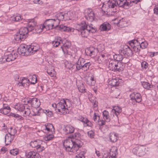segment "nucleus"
<instances>
[{
    "label": "nucleus",
    "instance_id": "35",
    "mask_svg": "<svg viewBox=\"0 0 158 158\" xmlns=\"http://www.w3.org/2000/svg\"><path fill=\"white\" fill-rule=\"evenodd\" d=\"M118 24L121 27H124L127 26V22L125 20V19L122 18L119 20V22H118Z\"/></svg>",
    "mask_w": 158,
    "mask_h": 158
},
{
    "label": "nucleus",
    "instance_id": "5",
    "mask_svg": "<svg viewBox=\"0 0 158 158\" xmlns=\"http://www.w3.org/2000/svg\"><path fill=\"white\" fill-rule=\"evenodd\" d=\"M84 59L80 58L77 61V65L76 66V71H78L81 69L85 71H87L91 65L90 62L85 63Z\"/></svg>",
    "mask_w": 158,
    "mask_h": 158
},
{
    "label": "nucleus",
    "instance_id": "57",
    "mask_svg": "<svg viewBox=\"0 0 158 158\" xmlns=\"http://www.w3.org/2000/svg\"><path fill=\"white\" fill-rule=\"evenodd\" d=\"M59 27L60 29H61L62 31H66L67 30L66 29V28L69 29V27H67L64 25H60V26Z\"/></svg>",
    "mask_w": 158,
    "mask_h": 158
},
{
    "label": "nucleus",
    "instance_id": "22",
    "mask_svg": "<svg viewBox=\"0 0 158 158\" xmlns=\"http://www.w3.org/2000/svg\"><path fill=\"white\" fill-rule=\"evenodd\" d=\"M26 158H41L39 154L34 152H30L27 154Z\"/></svg>",
    "mask_w": 158,
    "mask_h": 158
},
{
    "label": "nucleus",
    "instance_id": "3",
    "mask_svg": "<svg viewBox=\"0 0 158 158\" xmlns=\"http://www.w3.org/2000/svg\"><path fill=\"white\" fill-rule=\"evenodd\" d=\"M70 106V105H68L65 100H61L57 104V110L59 112L65 115L69 113L68 108H69Z\"/></svg>",
    "mask_w": 158,
    "mask_h": 158
},
{
    "label": "nucleus",
    "instance_id": "40",
    "mask_svg": "<svg viewBox=\"0 0 158 158\" xmlns=\"http://www.w3.org/2000/svg\"><path fill=\"white\" fill-rule=\"evenodd\" d=\"M122 54L120 53V54L118 55H116L115 56H114V58L116 60V61L117 62H119L120 61H122L123 59V57Z\"/></svg>",
    "mask_w": 158,
    "mask_h": 158
},
{
    "label": "nucleus",
    "instance_id": "10",
    "mask_svg": "<svg viewBox=\"0 0 158 158\" xmlns=\"http://www.w3.org/2000/svg\"><path fill=\"white\" fill-rule=\"evenodd\" d=\"M85 18L88 20L92 22L95 18L94 12L91 9H88L86 10L85 14Z\"/></svg>",
    "mask_w": 158,
    "mask_h": 158
},
{
    "label": "nucleus",
    "instance_id": "26",
    "mask_svg": "<svg viewBox=\"0 0 158 158\" xmlns=\"http://www.w3.org/2000/svg\"><path fill=\"white\" fill-rule=\"evenodd\" d=\"M86 82L90 86L94 85L96 82L94 77H89L86 78Z\"/></svg>",
    "mask_w": 158,
    "mask_h": 158
},
{
    "label": "nucleus",
    "instance_id": "8",
    "mask_svg": "<svg viewBox=\"0 0 158 158\" xmlns=\"http://www.w3.org/2000/svg\"><path fill=\"white\" fill-rule=\"evenodd\" d=\"M134 154L139 156H144L147 151V148L143 146L137 147L133 148L132 150Z\"/></svg>",
    "mask_w": 158,
    "mask_h": 158
},
{
    "label": "nucleus",
    "instance_id": "31",
    "mask_svg": "<svg viewBox=\"0 0 158 158\" xmlns=\"http://www.w3.org/2000/svg\"><path fill=\"white\" fill-rule=\"evenodd\" d=\"M29 81V80L27 78L23 77L22 80H20V81H19L18 85L19 86H25V84Z\"/></svg>",
    "mask_w": 158,
    "mask_h": 158
},
{
    "label": "nucleus",
    "instance_id": "42",
    "mask_svg": "<svg viewBox=\"0 0 158 158\" xmlns=\"http://www.w3.org/2000/svg\"><path fill=\"white\" fill-rule=\"evenodd\" d=\"M77 65V62L76 63V64H73L71 63H69L68 65H67V67L70 69L71 70H73V69H75V70H76V66Z\"/></svg>",
    "mask_w": 158,
    "mask_h": 158
},
{
    "label": "nucleus",
    "instance_id": "55",
    "mask_svg": "<svg viewBox=\"0 0 158 158\" xmlns=\"http://www.w3.org/2000/svg\"><path fill=\"white\" fill-rule=\"evenodd\" d=\"M10 110H7L6 109H1L0 110V112L1 113L4 114H8Z\"/></svg>",
    "mask_w": 158,
    "mask_h": 158
},
{
    "label": "nucleus",
    "instance_id": "37",
    "mask_svg": "<svg viewBox=\"0 0 158 158\" xmlns=\"http://www.w3.org/2000/svg\"><path fill=\"white\" fill-rule=\"evenodd\" d=\"M10 18L11 20L15 22L20 21V20L22 19L21 15H14L11 17Z\"/></svg>",
    "mask_w": 158,
    "mask_h": 158
},
{
    "label": "nucleus",
    "instance_id": "54",
    "mask_svg": "<svg viewBox=\"0 0 158 158\" xmlns=\"http://www.w3.org/2000/svg\"><path fill=\"white\" fill-rule=\"evenodd\" d=\"M32 81L31 84H35L36 83L37 80V78L36 75H33L31 77Z\"/></svg>",
    "mask_w": 158,
    "mask_h": 158
},
{
    "label": "nucleus",
    "instance_id": "21",
    "mask_svg": "<svg viewBox=\"0 0 158 158\" xmlns=\"http://www.w3.org/2000/svg\"><path fill=\"white\" fill-rule=\"evenodd\" d=\"M63 44V42L61 38L57 37L55 38L54 41L52 42V45L55 47H57L59 44Z\"/></svg>",
    "mask_w": 158,
    "mask_h": 158
},
{
    "label": "nucleus",
    "instance_id": "27",
    "mask_svg": "<svg viewBox=\"0 0 158 158\" xmlns=\"http://www.w3.org/2000/svg\"><path fill=\"white\" fill-rule=\"evenodd\" d=\"M74 127L71 125H67L65 126L64 129V131L67 134H70L73 132L74 131Z\"/></svg>",
    "mask_w": 158,
    "mask_h": 158
},
{
    "label": "nucleus",
    "instance_id": "20",
    "mask_svg": "<svg viewBox=\"0 0 158 158\" xmlns=\"http://www.w3.org/2000/svg\"><path fill=\"white\" fill-rule=\"evenodd\" d=\"M100 29L101 31H108L110 29V25L108 22H104L101 25Z\"/></svg>",
    "mask_w": 158,
    "mask_h": 158
},
{
    "label": "nucleus",
    "instance_id": "49",
    "mask_svg": "<svg viewBox=\"0 0 158 158\" xmlns=\"http://www.w3.org/2000/svg\"><path fill=\"white\" fill-rule=\"evenodd\" d=\"M38 152H41L44 150L45 149L44 147L43 146V143L41 145H39L36 148Z\"/></svg>",
    "mask_w": 158,
    "mask_h": 158
},
{
    "label": "nucleus",
    "instance_id": "11",
    "mask_svg": "<svg viewBox=\"0 0 158 158\" xmlns=\"http://www.w3.org/2000/svg\"><path fill=\"white\" fill-rule=\"evenodd\" d=\"M119 52L121 54L127 56H131L133 54L132 50L127 45H125L123 48V49L120 50Z\"/></svg>",
    "mask_w": 158,
    "mask_h": 158
},
{
    "label": "nucleus",
    "instance_id": "38",
    "mask_svg": "<svg viewBox=\"0 0 158 158\" xmlns=\"http://www.w3.org/2000/svg\"><path fill=\"white\" fill-rule=\"evenodd\" d=\"M141 83L143 88L147 89H149L152 87V85L148 82L143 81L141 82Z\"/></svg>",
    "mask_w": 158,
    "mask_h": 158
},
{
    "label": "nucleus",
    "instance_id": "53",
    "mask_svg": "<svg viewBox=\"0 0 158 158\" xmlns=\"http://www.w3.org/2000/svg\"><path fill=\"white\" fill-rule=\"evenodd\" d=\"M148 44L146 42H142L140 43V46L142 49H144L147 47Z\"/></svg>",
    "mask_w": 158,
    "mask_h": 158
},
{
    "label": "nucleus",
    "instance_id": "56",
    "mask_svg": "<svg viewBox=\"0 0 158 158\" xmlns=\"http://www.w3.org/2000/svg\"><path fill=\"white\" fill-rule=\"evenodd\" d=\"M87 135L88 136L91 138H94V133L92 131H90L87 132Z\"/></svg>",
    "mask_w": 158,
    "mask_h": 158
},
{
    "label": "nucleus",
    "instance_id": "15",
    "mask_svg": "<svg viewBox=\"0 0 158 158\" xmlns=\"http://www.w3.org/2000/svg\"><path fill=\"white\" fill-rule=\"evenodd\" d=\"M130 96L131 100H134L137 102L139 103L141 101L142 97L139 93L133 92L130 94Z\"/></svg>",
    "mask_w": 158,
    "mask_h": 158
},
{
    "label": "nucleus",
    "instance_id": "64",
    "mask_svg": "<svg viewBox=\"0 0 158 158\" xmlns=\"http://www.w3.org/2000/svg\"><path fill=\"white\" fill-rule=\"evenodd\" d=\"M154 13L158 15V7H156L154 9Z\"/></svg>",
    "mask_w": 158,
    "mask_h": 158
},
{
    "label": "nucleus",
    "instance_id": "9",
    "mask_svg": "<svg viewBox=\"0 0 158 158\" xmlns=\"http://www.w3.org/2000/svg\"><path fill=\"white\" fill-rule=\"evenodd\" d=\"M56 22L55 19H49L46 20L44 23L43 28H46V29L48 30L52 29L54 26L55 27L57 26V24L54 26Z\"/></svg>",
    "mask_w": 158,
    "mask_h": 158
},
{
    "label": "nucleus",
    "instance_id": "25",
    "mask_svg": "<svg viewBox=\"0 0 158 158\" xmlns=\"http://www.w3.org/2000/svg\"><path fill=\"white\" fill-rule=\"evenodd\" d=\"M124 68V67L121 62H117L114 71H118L120 72L123 70Z\"/></svg>",
    "mask_w": 158,
    "mask_h": 158
},
{
    "label": "nucleus",
    "instance_id": "18",
    "mask_svg": "<svg viewBox=\"0 0 158 158\" xmlns=\"http://www.w3.org/2000/svg\"><path fill=\"white\" fill-rule=\"evenodd\" d=\"M40 105V101L38 99L36 98H31V105L32 107L35 108H37L39 107Z\"/></svg>",
    "mask_w": 158,
    "mask_h": 158
},
{
    "label": "nucleus",
    "instance_id": "46",
    "mask_svg": "<svg viewBox=\"0 0 158 158\" xmlns=\"http://www.w3.org/2000/svg\"><path fill=\"white\" fill-rule=\"evenodd\" d=\"M10 131H8V134L12 136H14L17 133V130L15 129H13L12 127L10 128Z\"/></svg>",
    "mask_w": 158,
    "mask_h": 158
},
{
    "label": "nucleus",
    "instance_id": "2",
    "mask_svg": "<svg viewBox=\"0 0 158 158\" xmlns=\"http://www.w3.org/2000/svg\"><path fill=\"white\" fill-rule=\"evenodd\" d=\"M119 3L118 2L114 1L113 2H109L108 3V10L109 11H111V15H114V13L117 11L118 5L120 7H123L125 8L126 6H131L127 2V0H118Z\"/></svg>",
    "mask_w": 158,
    "mask_h": 158
},
{
    "label": "nucleus",
    "instance_id": "19",
    "mask_svg": "<svg viewBox=\"0 0 158 158\" xmlns=\"http://www.w3.org/2000/svg\"><path fill=\"white\" fill-rule=\"evenodd\" d=\"M26 45H21L18 49V52L19 55L26 56L27 48Z\"/></svg>",
    "mask_w": 158,
    "mask_h": 158
},
{
    "label": "nucleus",
    "instance_id": "41",
    "mask_svg": "<svg viewBox=\"0 0 158 158\" xmlns=\"http://www.w3.org/2000/svg\"><path fill=\"white\" fill-rule=\"evenodd\" d=\"M72 14L70 11H69L66 13H64V20H69L71 19V14Z\"/></svg>",
    "mask_w": 158,
    "mask_h": 158
},
{
    "label": "nucleus",
    "instance_id": "1",
    "mask_svg": "<svg viewBox=\"0 0 158 158\" xmlns=\"http://www.w3.org/2000/svg\"><path fill=\"white\" fill-rule=\"evenodd\" d=\"M82 144V142L77 139L75 141L72 139H67L65 140L63 143L64 146L67 151L73 152H77Z\"/></svg>",
    "mask_w": 158,
    "mask_h": 158
},
{
    "label": "nucleus",
    "instance_id": "62",
    "mask_svg": "<svg viewBox=\"0 0 158 158\" xmlns=\"http://www.w3.org/2000/svg\"><path fill=\"white\" fill-rule=\"evenodd\" d=\"M122 62H121L122 63V64H125L126 63H127L128 62V59L127 58H126L123 57V59L122 60V61H121Z\"/></svg>",
    "mask_w": 158,
    "mask_h": 158
},
{
    "label": "nucleus",
    "instance_id": "59",
    "mask_svg": "<svg viewBox=\"0 0 158 158\" xmlns=\"http://www.w3.org/2000/svg\"><path fill=\"white\" fill-rule=\"evenodd\" d=\"M61 48H62V51L64 54L67 55H69L68 50L66 49V48H63L62 46H61Z\"/></svg>",
    "mask_w": 158,
    "mask_h": 158
},
{
    "label": "nucleus",
    "instance_id": "47",
    "mask_svg": "<svg viewBox=\"0 0 158 158\" xmlns=\"http://www.w3.org/2000/svg\"><path fill=\"white\" fill-rule=\"evenodd\" d=\"M26 47L27 48L26 56H27L30 55L31 54H33L32 52V48H30V46L26 45Z\"/></svg>",
    "mask_w": 158,
    "mask_h": 158
},
{
    "label": "nucleus",
    "instance_id": "58",
    "mask_svg": "<svg viewBox=\"0 0 158 158\" xmlns=\"http://www.w3.org/2000/svg\"><path fill=\"white\" fill-rule=\"evenodd\" d=\"M77 98H76L74 97L73 98V101L72 102L75 105H77L78 104Z\"/></svg>",
    "mask_w": 158,
    "mask_h": 158
},
{
    "label": "nucleus",
    "instance_id": "34",
    "mask_svg": "<svg viewBox=\"0 0 158 158\" xmlns=\"http://www.w3.org/2000/svg\"><path fill=\"white\" fill-rule=\"evenodd\" d=\"M87 28L89 30L90 33H94L97 31L96 27L91 24L89 25L87 24Z\"/></svg>",
    "mask_w": 158,
    "mask_h": 158
},
{
    "label": "nucleus",
    "instance_id": "29",
    "mask_svg": "<svg viewBox=\"0 0 158 158\" xmlns=\"http://www.w3.org/2000/svg\"><path fill=\"white\" fill-rule=\"evenodd\" d=\"M103 118L106 122H110L111 118L109 115V113L106 110H104L103 113Z\"/></svg>",
    "mask_w": 158,
    "mask_h": 158
},
{
    "label": "nucleus",
    "instance_id": "13",
    "mask_svg": "<svg viewBox=\"0 0 158 158\" xmlns=\"http://www.w3.org/2000/svg\"><path fill=\"white\" fill-rule=\"evenodd\" d=\"M17 57V54L12 52L11 53L5 55L4 59H5L6 61L9 62L14 60Z\"/></svg>",
    "mask_w": 158,
    "mask_h": 158
},
{
    "label": "nucleus",
    "instance_id": "16",
    "mask_svg": "<svg viewBox=\"0 0 158 158\" xmlns=\"http://www.w3.org/2000/svg\"><path fill=\"white\" fill-rule=\"evenodd\" d=\"M26 28L27 29L28 32L32 31L37 28V23L33 20H32L31 22L28 23L27 27Z\"/></svg>",
    "mask_w": 158,
    "mask_h": 158
},
{
    "label": "nucleus",
    "instance_id": "14",
    "mask_svg": "<svg viewBox=\"0 0 158 158\" xmlns=\"http://www.w3.org/2000/svg\"><path fill=\"white\" fill-rule=\"evenodd\" d=\"M122 108L118 106H115L114 107L111 112V115H113V116H114V115L116 116V118L117 119H118V116L122 112Z\"/></svg>",
    "mask_w": 158,
    "mask_h": 158
},
{
    "label": "nucleus",
    "instance_id": "60",
    "mask_svg": "<svg viewBox=\"0 0 158 158\" xmlns=\"http://www.w3.org/2000/svg\"><path fill=\"white\" fill-rule=\"evenodd\" d=\"M105 122L103 120L98 121V125L100 126H102L105 124Z\"/></svg>",
    "mask_w": 158,
    "mask_h": 158
},
{
    "label": "nucleus",
    "instance_id": "7",
    "mask_svg": "<svg viewBox=\"0 0 158 158\" xmlns=\"http://www.w3.org/2000/svg\"><path fill=\"white\" fill-rule=\"evenodd\" d=\"M28 33L27 29L26 27H22L19 30V32H17L15 35V39L16 41L25 39Z\"/></svg>",
    "mask_w": 158,
    "mask_h": 158
},
{
    "label": "nucleus",
    "instance_id": "48",
    "mask_svg": "<svg viewBox=\"0 0 158 158\" xmlns=\"http://www.w3.org/2000/svg\"><path fill=\"white\" fill-rule=\"evenodd\" d=\"M140 43L139 42L138 44H137V45L135 47L133 48L134 49V51L136 52L139 53L140 51V49L141 47L140 46Z\"/></svg>",
    "mask_w": 158,
    "mask_h": 158
},
{
    "label": "nucleus",
    "instance_id": "28",
    "mask_svg": "<svg viewBox=\"0 0 158 158\" xmlns=\"http://www.w3.org/2000/svg\"><path fill=\"white\" fill-rule=\"evenodd\" d=\"M110 139L112 142H115L117 141L118 139L117 135L114 132L110 133Z\"/></svg>",
    "mask_w": 158,
    "mask_h": 158
},
{
    "label": "nucleus",
    "instance_id": "12",
    "mask_svg": "<svg viewBox=\"0 0 158 158\" xmlns=\"http://www.w3.org/2000/svg\"><path fill=\"white\" fill-rule=\"evenodd\" d=\"M98 52V48L93 47L87 48L85 51V52L87 55L92 56L93 57L96 55Z\"/></svg>",
    "mask_w": 158,
    "mask_h": 158
},
{
    "label": "nucleus",
    "instance_id": "36",
    "mask_svg": "<svg viewBox=\"0 0 158 158\" xmlns=\"http://www.w3.org/2000/svg\"><path fill=\"white\" fill-rule=\"evenodd\" d=\"M117 148H113L111 149L110 152V156L109 158H115L116 155Z\"/></svg>",
    "mask_w": 158,
    "mask_h": 158
},
{
    "label": "nucleus",
    "instance_id": "24",
    "mask_svg": "<svg viewBox=\"0 0 158 158\" xmlns=\"http://www.w3.org/2000/svg\"><path fill=\"white\" fill-rule=\"evenodd\" d=\"M10 135L7 134L5 137V141L6 145H8L10 144L13 139V137Z\"/></svg>",
    "mask_w": 158,
    "mask_h": 158
},
{
    "label": "nucleus",
    "instance_id": "45",
    "mask_svg": "<svg viewBox=\"0 0 158 158\" xmlns=\"http://www.w3.org/2000/svg\"><path fill=\"white\" fill-rule=\"evenodd\" d=\"M78 89L79 91L81 92L84 93L86 92L85 86L83 83L81 84L80 86L78 87Z\"/></svg>",
    "mask_w": 158,
    "mask_h": 158
},
{
    "label": "nucleus",
    "instance_id": "39",
    "mask_svg": "<svg viewBox=\"0 0 158 158\" xmlns=\"http://www.w3.org/2000/svg\"><path fill=\"white\" fill-rule=\"evenodd\" d=\"M56 16L57 18V19H56V21L57 20H58V21L64 20V16L63 12L59 13L57 14Z\"/></svg>",
    "mask_w": 158,
    "mask_h": 158
},
{
    "label": "nucleus",
    "instance_id": "43",
    "mask_svg": "<svg viewBox=\"0 0 158 158\" xmlns=\"http://www.w3.org/2000/svg\"><path fill=\"white\" fill-rule=\"evenodd\" d=\"M129 44L131 47L133 48L135 47L137 45V44H138V41L137 40H131L129 42Z\"/></svg>",
    "mask_w": 158,
    "mask_h": 158
},
{
    "label": "nucleus",
    "instance_id": "4",
    "mask_svg": "<svg viewBox=\"0 0 158 158\" xmlns=\"http://www.w3.org/2000/svg\"><path fill=\"white\" fill-rule=\"evenodd\" d=\"M77 28V30L81 32L82 37H87L90 33L89 30L87 28V24L85 21H83L80 23L78 24Z\"/></svg>",
    "mask_w": 158,
    "mask_h": 158
},
{
    "label": "nucleus",
    "instance_id": "17",
    "mask_svg": "<svg viewBox=\"0 0 158 158\" xmlns=\"http://www.w3.org/2000/svg\"><path fill=\"white\" fill-rule=\"evenodd\" d=\"M122 83V79H112L109 82V85L113 86L120 85Z\"/></svg>",
    "mask_w": 158,
    "mask_h": 158
},
{
    "label": "nucleus",
    "instance_id": "61",
    "mask_svg": "<svg viewBox=\"0 0 158 158\" xmlns=\"http://www.w3.org/2000/svg\"><path fill=\"white\" fill-rule=\"evenodd\" d=\"M88 120V119L87 118L84 117V119H83L82 120L80 121L83 123L84 125H85L86 123H87V122Z\"/></svg>",
    "mask_w": 158,
    "mask_h": 158
},
{
    "label": "nucleus",
    "instance_id": "23",
    "mask_svg": "<svg viewBox=\"0 0 158 158\" xmlns=\"http://www.w3.org/2000/svg\"><path fill=\"white\" fill-rule=\"evenodd\" d=\"M43 143H44V142L41 140L38 139L31 141L30 143V145L32 148H36L39 145H41Z\"/></svg>",
    "mask_w": 158,
    "mask_h": 158
},
{
    "label": "nucleus",
    "instance_id": "33",
    "mask_svg": "<svg viewBox=\"0 0 158 158\" xmlns=\"http://www.w3.org/2000/svg\"><path fill=\"white\" fill-rule=\"evenodd\" d=\"M117 61L115 60H111L109 62V68L112 71H114L115 69V66Z\"/></svg>",
    "mask_w": 158,
    "mask_h": 158
},
{
    "label": "nucleus",
    "instance_id": "52",
    "mask_svg": "<svg viewBox=\"0 0 158 158\" xmlns=\"http://www.w3.org/2000/svg\"><path fill=\"white\" fill-rule=\"evenodd\" d=\"M141 65L142 68L143 69H147L148 67V63L144 61L142 62L141 63Z\"/></svg>",
    "mask_w": 158,
    "mask_h": 158
},
{
    "label": "nucleus",
    "instance_id": "51",
    "mask_svg": "<svg viewBox=\"0 0 158 158\" xmlns=\"http://www.w3.org/2000/svg\"><path fill=\"white\" fill-rule=\"evenodd\" d=\"M63 44V47L65 48H69L71 46L70 42L67 41H66L64 43H63V44Z\"/></svg>",
    "mask_w": 158,
    "mask_h": 158
},
{
    "label": "nucleus",
    "instance_id": "30",
    "mask_svg": "<svg viewBox=\"0 0 158 158\" xmlns=\"http://www.w3.org/2000/svg\"><path fill=\"white\" fill-rule=\"evenodd\" d=\"M25 108L24 109L23 111L24 114L23 116L25 117L27 116H29L31 114V111L30 109V107L27 104H25Z\"/></svg>",
    "mask_w": 158,
    "mask_h": 158
},
{
    "label": "nucleus",
    "instance_id": "50",
    "mask_svg": "<svg viewBox=\"0 0 158 158\" xmlns=\"http://www.w3.org/2000/svg\"><path fill=\"white\" fill-rule=\"evenodd\" d=\"M10 153L13 156H15L19 153V152L18 149H14L10 150Z\"/></svg>",
    "mask_w": 158,
    "mask_h": 158
},
{
    "label": "nucleus",
    "instance_id": "6",
    "mask_svg": "<svg viewBox=\"0 0 158 158\" xmlns=\"http://www.w3.org/2000/svg\"><path fill=\"white\" fill-rule=\"evenodd\" d=\"M45 130L47 131L48 134H47L44 138V140L46 141H48L51 140L53 138L52 134L54 132V128L52 124H48L45 126Z\"/></svg>",
    "mask_w": 158,
    "mask_h": 158
},
{
    "label": "nucleus",
    "instance_id": "63",
    "mask_svg": "<svg viewBox=\"0 0 158 158\" xmlns=\"http://www.w3.org/2000/svg\"><path fill=\"white\" fill-rule=\"evenodd\" d=\"M85 126H89V127H91L92 126V124L88 120L87 122L85 124Z\"/></svg>",
    "mask_w": 158,
    "mask_h": 158
},
{
    "label": "nucleus",
    "instance_id": "32",
    "mask_svg": "<svg viewBox=\"0 0 158 158\" xmlns=\"http://www.w3.org/2000/svg\"><path fill=\"white\" fill-rule=\"evenodd\" d=\"M25 108V104L23 105L19 103L17 104L15 106V108L16 110L22 112L24 111V109Z\"/></svg>",
    "mask_w": 158,
    "mask_h": 158
},
{
    "label": "nucleus",
    "instance_id": "44",
    "mask_svg": "<svg viewBox=\"0 0 158 158\" xmlns=\"http://www.w3.org/2000/svg\"><path fill=\"white\" fill-rule=\"evenodd\" d=\"M51 69H52L51 70L50 69H48L47 70V72L51 77H53L55 75L56 72L52 68Z\"/></svg>",
    "mask_w": 158,
    "mask_h": 158
}]
</instances>
